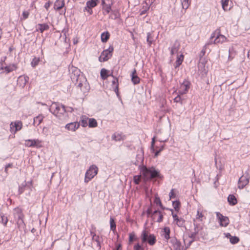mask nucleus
<instances>
[{"label":"nucleus","instance_id":"obj_1","mask_svg":"<svg viewBox=\"0 0 250 250\" xmlns=\"http://www.w3.org/2000/svg\"><path fill=\"white\" fill-rule=\"evenodd\" d=\"M138 167L143 176L146 180L153 178L162 179L163 178L160 170L156 169L154 167H147L144 165H140Z\"/></svg>","mask_w":250,"mask_h":250},{"label":"nucleus","instance_id":"obj_2","mask_svg":"<svg viewBox=\"0 0 250 250\" xmlns=\"http://www.w3.org/2000/svg\"><path fill=\"white\" fill-rule=\"evenodd\" d=\"M142 244L147 243L150 246H153L156 243V237L154 234L149 233L146 229L142 231L140 236Z\"/></svg>","mask_w":250,"mask_h":250},{"label":"nucleus","instance_id":"obj_3","mask_svg":"<svg viewBox=\"0 0 250 250\" xmlns=\"http://www.w3.org/2000/svg\"><path fill=\"white\" fill-rule=\"evenodd\" d=\"M146 213L147 217H151L154 220L155 219L154 215L156 214H159V217L156 220L158 223H161L163 221L164 215L166 214L165 212H163L160 209H157L154 210H152V204L151 202L149 206L146 210Z\"/></svg>","mask_w":250,"mask_h":250},{"label":"nucleus","instance_id":"obj_4","mask_svg":"<svg viewBox=\"0 0 250 250\" xmlns=\"http://www.w3.org/2000/svg\"><path fill=\"white\" fill-rule=\"evenodd\" d=\"M72 71V72L70 76L72 81L73 83L76 84L80 81V82L78 83V86L81 88L83 86V82L82 81V79H83L85 82L87 81L86 79L83 77L82 75H81V70L78 68L74 67Z\"/></svg>","mask_w":250,"mask_h":250},{"label":"nucleus","instance_id":"obj_5","mask_svg":"<svg viewBox=\"0 0 250 250\" xmlns=\"http://www.w3.org/2000/svg\"><path fill=\"white\" fill-rule=\"evenodd\" d=\"M98 170L95 165L90 166L85 173L84 183H87L91 180L98 174Z\"/></svg>","mask_w":250,"mask_h":250},{"label":"nucleus","instance_id":"obj_6","mask_svg":"<svg viewBox=\"0 0 250 250\" xmlns=\"http://www.w3.org/2000/svg\"><path fill=\"white\" fill-rule=\"evenodd\" d=\"M114 47L113 45H110L108 48L104 50L99 57L98 60L100 62H105L110 59L113 55Z\"/></svg>","mask_w":250,"mask_h":250},{"label":"nucleus","instance_id":"obj_7","mask_svg":"<svg viewBox=\"0 0 250 250\" xmlns=\"http://www.w3.org/2000/svg\"><path fill=\"white\" fill-rule=\"evenodd\" d=\"M114 3L113 0H102L103 13L104 15L109 14Z\"/></svg>","mask_w":250,"mask_h":250},{"label":"nucleus","instance_id":"obj_8","mask_svg":"<svg viewBox=\"0 0 250 250\" xmlns=\"http://www.w3.org/2000/svg\"><path fill=\"white\" fill-rule=\"evenodd\" d=\"M41 141L39 139H28L25 140V146L27 147L41 148L42 147Z\"/></svg>","mask_w":250,"mask_h":250},{"label":"nucleus","instance_id":"obj_9","mask_svg":"<svg viewBox=\"0 0 250 250\" xmlns=\"http://www.w3.org/2000/svg\"><path fill=\"white\" fill-rule=\"evenodd\" d=\"M191 85L190 82L188 80L185 79L183 83H181L180 88L181 89L178 92L180 95H184L188 92L190 86Z\"/></svg>","mask_w":250,"mask_h":250},{"label":"nucleus","instance_id":"obj_10","mask_svg":"<svg viewBox=\"0 0 250 250\" xmlns=\"http://www.w3.org/2000/svg\"><path fill=\"white\" fill-rule=\"evenodd\" d=\"M217 219L219 220V224L222 227H227L229 223V219L228 217L224 216L219 212H216Z\"/></svg>","mask_w":250,"mask_h":250},{"label":"nucleus","instance_id":"obj_11","mask_svg":"<svg viewBox=\"0 0 250 250\" xmlns=\"http://www.w3.org/2000/svg\"><path fill=\"white\" fill-rule=\"evenodd\" d=\"M61 104H62L58 102H53L49 109V111L57 117L60 116L58 114L61 110Z\"/></svg>","mask_w":250,"mask_h":250},{"label":"nucleus","instance_id":"obj_12","mask_svg":"<svg viewBox=\"0 0 250 250\" xmlns=\"http://www.w3.org/2000/svg\"><path fill=\"white\" fill-rule=\"evenodd\" d=\"M207 61L206 58H199L198 67L199 70L204 74H207L208 72V67L206 66Z\"/></svg>","mask_w":250,"mask_h":250},{"label":"nucleus","instance_id":"obj_13","mask_svg":"<svg viewBox=\"0 0 250 250\" xmlns=\"http://www.w3.org/2000/svg\"><path fill=\"white\" fill-rule=\"evenodd\" d=\"M10 131L14 133L20 130L22 127V123L21 121H17L15 122H11L10 125Z\"/></svg>","mask_w":250,"mask_h":250},{"label":"nucleus","instance_id":"obj_14","mask_svg":"<svg viewBox=\"0 0 250 250\" xmlns=\"http://www.w3.org/2000/svg\"><path fill=\"white\" fill-rule=\"evenodd\" d=\"M193 225L194 231L188 235V237L191 239H197L196 236L199 233L200 230L202 229V227L196 223L195 220L193 221Z\"/></svg>","mask_w":250,"mask_h":250},{"label":"nucleus","instance_id":"obj_15","mask_svg":"<svg viewBox=\"0 0 250 250\" xmlns=\"http://www.w3.org/2000/svg\"><path fill=\"white\" fill-rule=\"evenodd\" d=\"M249 179L248 176L242 175L239 179L238 183V188L240 189L243 188L249 183Z\"/></svg>","mask_w":250,"mask_h":250},{"label":"nucleus","instance_id":"obj_16","mask_svg":"<svg viewBox=\"0 0 250 250\" xmlns=\"http://www.w3.org/2000/svg\"><path fill=\"white\" fill-rule=\"evenodd\" d=\"M130 77L131 81L134 85L138 84L140 83L141 79L137 75V71L135 68L131 72Z\"/></svg>","mask_w":250,"mask_h":250},{"label":"nucleus","instance_id":"obj_17","mask_svg":"<svg viewBox=\"0 0 250 250\" xmlns=\"http://www.w3.org/2000/svg\"><path fill=\"white\" fill-rule=\"evenodd\" d=\"M169 243L171 244L174 250H178L181 246V242L176 237H172L170 238Z\"/></svg>","mask_w":250,"mask_h":250},{"label":"nucleus","instance_id":"obj_18","mask_svg":"<svg viewBox=\"0 0 250 250\" xmlns=\"http://www.w3.org/2000/svg\"><path fill=\"white\" fill-rule=\"evenodd\" d=\"M80 126V123L77 122H71L66 124L65 126V128L68 130H71L73 131H75L77 129H78Z\"/></svg>","mask_w":250,"mask_h":250},{"label":"nucleus","instance_id":"obj_19","mask_svg":"<svg viewBox=\"0 0 250 250\" xmlns=\"http://www.w3.org/2000/svg\"><path fill=\"white\" fill-rule=\"evenodd\" d=\"M144 157L143 153L138 154L136 155V160L134 162H132V163L138 166L144 164Z\"/></svg>","mask_w":250,"mask_h":250},{"label":"nucleus","instance_id":"obj_20","mask_svg":"<svg viewBox=\"0 0 250 250\" xmlns=\"http://www.w3.org/2000/svg\"><path fill=\"white\" fill-rule=\"evenodd\" d=\"M14 217L16 219H20L24 218V215L23 213L22 209L19 207H16L14 209Z\"/></svg>","mask_w":250,"mask_h":250},{"label":"nucleus","instance_id":"obj_21","mask_svg":"<svg viewBox=\"0 0 250 250\" xmlns=\"http://www.w3.org/2000/svg\"><path fill=\"white\" fill-rule=\"evenodd\" d=\"M110 12H111V14L109 16V19L115 20L120 18L121 14L119 9L112 10L111 9Z\"/></svg>","mask_w":250,"mask_h":250},{"label":"nucleus","instance_id":"obj_22","mask_svg":"<svg viewBox=\"0 0 250 250\" xmlns=\"http://www.w3.org/2000/svg\"><path fill=\"white\" fill-rule=\"evenodd\" d=\"M227 38L221 34V33H219L216 37V38L213 41V43L216 44V43H223L225 42L227 40Z\"/></svg>","mask_w":250,"mask_h":250},{"label":"nucleus","instance_id":"obj_23","mask_svg":"<svg viewBox=\"0 0 250 250\" xmlns=\"http://www.w3.org/2000/svg\"><path fill=\"white\" fill-rule=\"evenodd\" d=\"M180 47V44L178 42L177 40H176L173 45L171 47V48H169V49H170V54L171 55H173L175 53L177 52L179 50Z\"/></svg>","mask_w":250,"mask_h":250},{"label":"nucleus","instance_id":"obj_24","mask_svg":"<svg viewBox=\"0 0 250 250\" xmlns=\"http://www.w3.org/2000/svg\"><path fill=\"white\" fill-rule=\"evenodd\" d=\"M64 0H56L54 3V8L56 10H60L64 6Z\"/></svg>","mask_w":250,"mask_h":250},{"label":"nucleus","instance_id":"obj_25","mask_svg":"<svg viewBox=\"0 0 250 250\" xmlns=\"http://www.w3.org/2000/svg\"><path fill=\"white\" fill-rule=\"evenodd\" d=\"M110 34L107 31L102 33L101 35V40L103 43L106 42L109 39Z\"/></svg>","mask_w":250,"mask_h":250},{"label":"nucleus","instance_id":"obj_26","mask_svg":"<svg viewBox=\"0 0 250 250\" xmlns=\"http://www.w3.org/2000/svg\"><path fill=\"white\" fill-rule=\"evenodd\" d=\"M165 145L163 144L160 146H156L155 147V151H151L152 153H154V158L157 157L161 151H162L165 148Z\"/></svg>","mask_w":250,"mask_h":250},{"label":"nucleus","instance_id":"obj_27","mask_svg":"<svg viewBox=\"0 0 250 250\" xmlns=\"http://www.w3.org/2000/svg\"><path fill=\"white\" fill-rule=\"evenodd\" d=\"M228 202L229 205L233 206L237 204V200L233 194H229L228 197Z\"/></svg>","mask_w":250,"mask_h":250},{"label":"nucleus","instance_id":"obj_28","mask_svg":"<svg viewBox=\"0 0 250 250\" xmlns=\"http://www.w3.org/2000/svg\"><path fill=\"white\" fill-rule=\"evenodd\" d=\"M37 26L38 28L36 29L37 31H40L42 33L44 31L48 30L49 28V26L47 23H39Z\"/></svg>","mask_w":250,"mask_h":250},{"label":"nucleus","instance_id":"obj_29","mask_svg":"<svg viewBox=\"0 0 250 250\" xmlns=\"http://www.w3.org/2000/svg\"><path fill=\"white\" fill-rule=\"evenodd\" d=\"M154 37L152 34V32L147 33L146 42L148 46H151V44L154 42Z\"/></svg>","mask_w":250,"mask_h":250},{"label":"nucleus","instance_id":"obj_30","mask_svg":"<svg viewBox=\"0 0 250 250\" xmlns=\"http://www.w3.org/2000/svg\"><path fill=\"white\" fill-rule=\"evenodd\" d=\"M99 2V0H90L86 2V7L92 8L96 6Z\"/></svg>","mask_w":250,"mask_h":250},{"label":"nucleus","instance_id":"obj_31","mask_svg":"<svg viewBox=\"0 0 250 250\" xmlns=\"http://www.w3.org/2000/svg\"><path fill=\"white\" fill-rule=\"evenodd\" d=\"M44 117L42 115H39L34 118L33 125L34 126L39 125L43 121Z\"/></svg>","mask_w":250,"mask_h":250},{"label":"nucleus","instance_id":"obj_32","mask_svg":"<svg viewBox=\"0 0 250 250\" xmlns=\"http://www.w3.org/2000/svg\"><path fill=\"white\" fill-rule=\"evenodd\" d=\"M27 187H29V185L26 183V182L24 181L21 185L19 186L18 189V194L19 195H21L23 193L26 188H27Z\"/></svg>","mask_w":250,"mask_h":250},{"label":"nucleus","instance_id":"obj_33","mask_svg":"<svg viewBox=\"0 0 250 250\" xmlns=\"http://www.w3.org/2000/svg\"><path fill=\"white\" fill-rule=\"evenodd\" d=\"M109 71L105 68H102L100 72V76L102 80H105L108 77Z\"/></svg>","mask_w":250,"mask_h":250},{"label":"nucleus","instance_id":"obj_34","mask_svg":"<svg viewBox=\"0 0 250 250\" xmlns=\"http://www.w3.org/2000/svg\"><path fill=\"white\" fill-rule=\"evenodd\" d=\"M17 66L15 64H12L4 67V70L6 73H9L16 70Z\"/></svg>","mask_w":250,"mask_h":250},{"label":"nucleus","instance_id":"obj_35","mask_svg":"<svg viewBox=\"0 0 250 250\" xmlns=\"http://www.w3.org/2000/svg\"><path fill=\"white\" fill-rule=\"evenodd\" d=\"M112 139L115 141H123L125 139V136H122L121 134L114 133L112 135Z\"/></svg>","mask_w":250,"mask_h":250},{"label":"nucleus","instance_id":"obj_36","mask_svg":"<svg viewBox=\"0 0 250 250\" xmlns=\"http://www.w3.org/2000/svg\"><path fill=\"white\" fill-rule=\"evenodd\" d=\"M163 232H164V238L166 240H168L170 239V230L169 227H165L163 229Z\"/></svg>","mask_w":250,"mask_h":250},{"label":"nucleus","instance_id":"obj_37","mask_svg":"<svg viewBox=\"0 0 250 250\" xmlns=\"http://www.w3.org/2000/svg\"><path fill=\"white\" fill-rule=\"evenodd\" d=\"M172 206L176 212H179L180 211L181 202L179 200H176L172 201Z\"/></svg>","mask_w":250,"mask_h":250},{"label":"nucleus","instance_id":"obj_38","mask_svg":"<svg viewBox=\"0 0 250 250\" xmlns=\"http://www.w3.org/2000/svg\"><path fill=\"white\" fill-rule=\"evenodd\" d=\"M98 123L96 119L94 118H88V125L89 127L94 128L97 126Z\"/></svg>","mask_w":250,"mask_h":250},{"label":"nucleus","instance_id":"obj_39","mask_svg":"<svg viewBox=\"0 0 250 250\" xmlns=\"http://www.w3.org/2000/svg\"><path fill=\"white\" fill-rule=\"evenodd\" d=\"M61 106L62 108V112H61L62 115H64V113L67 112H72L74 110L73 108L70 106H66L63 104H61Z\"/></svg>","mask_w":250,"mask_h":250},{"label":"nucleus","instance_id":"obj_40","mask_svg":"<svg viewBox=\"0 0 250 250\" xmlns=\"http://www.w3.org/2000/svg\"><path fill=\"white\" fill-rule=\"evenodd\" d=\"M154 203L155 204L156 207L159 206L161 209L164 206L162 204L160 198L158 197L157 195L155 196Z\"/></svg>","mask_w":250,"mask_h":250},{"label":"nucleus","instance_id":"obj_41","mask_svg":"<svg viewBox=\"0 0 250 250\" xmlns=\"http://www.w3.org/2000/svg\"><path fill=\"white\" fill-rule=\"evenodd\" d=\"M17 225L18 228L20 229H23L25 230L26 225L24 222L23 218L17 220Z\"/></svg>","mask_w":250,"mask_h":250},{"label":"nucleus","instance_id":"obj_42","mask_svg":"<svg viewBox=\"0 0 250 250\" xmlns=\"http://www.w3.org/2000/svg\"><path fill=\"white\" fill-rule=\"evenodd\" d=\"M41 60L39 57H34L31 62V65L32 67L35 68L39 63Z\"/></svg>","mask_w":250,"mask_h":250},{"label":"nucleus","instance_id":"obj_43","mask_svg":"<svg viewBox=\"0 0 250 250\" xmlns=\"http://www.w3.org/2000/svg\"><path fill=\"white\" fill-rule=\"evenodd\" d=\"M110 230L113 231V232L115 231L116 230V222L113 217H110Z\"/></svg>","mask_w":250,"mask_h":250},{"label":"nucleus","instance_id":"obj_44","mask_svg":"<svg viewBox=\"0 0 250 250\" xmlns=\"http://www.w3.org/2000/svg\"><path fill=\"white\" fill-rule=\"evenodd\" d=\"M137 240L138 238L134 232L129 234L128 241L129 244H131L134 241H136Z\"/></svg>","mask_w":250,"mask_h":250},{"label":"nucleus","instance_id":"obj_45","mask_svg":"<svg viewBox=\"0 0 250 250\" xmlns=\"http://www.w3.org/2000/svg\"><path fill=\"white\" fill-rule=\"evenodd\" d=\"M222 8L224 11H228L230 9L228 8L229 0H221Z\"/></svg>","mask_w":250,"mask_h":250},{"label":"nucleus","instance_id":"obj_46","mask_svg":"<svg viewBox=\"0 0 250 250\" xmlns=\"http://www.w3.org/2000/svg\"><path fill=\"white\" fill-rule=\"evenodd\" d=\"M88 120V118H86L85 116H82L80 122L81 123V125L83 127H86L88 125V123L87 120Z\"/></svg>","mask_w":250,"mask_h":250},{"label":"nucleus","instance_id":"obj_47","mask_svg":"<svg viewBox=\"0 0 250 250\" xmlns=\"http://www.w3.org/2000/svg\"><path fill=\"white\" fill-rule=\"evenodd\" d=\"M0 218L1 219L0 222H1L4 225V226H6L8 222L7 217L5 216L3 213H0Z\"/></svg>","mask_w":250,"mask_h":250},{"label":"nucleus","instance_id":"obj_48","mask_svg":"<svg viewBox=\"0 0 250 250\" xmlns=\"http://www.w3.org/2000/svg\"><path fill=\"white\" fill-rule=\"evenodd\" d=\"M220 33V29H216L213 33H212L211 35L210 40V43H208V44H211L212 42L213 43V41H212V40L214 38H216V36Z\"/></svg>","mask_w":250,"mask_h":250},{"label":"nucleus","instance_id":"obj_49","mask_svg":"<svg viewBox=\"0 0 250 250\" xmlns=\"http://www.w3.org/2000/svg\"><path fill=\"white\" fill-rule=\"evenodd\" d=\"M181 1L183 8L188 9L190 4L189 0H181Z\"/></svg>","mask_w":250,"mask_h":250},{"label":"nucleus","instance_id":"obj_50","mask_svg":"<svg viewBox=\"0 0 250 250\" xmlns=\"http://www.w3.org/2000/svg\"><path fill=\"white\" fill-rule=\"evenodd\" d=\"M144 244L142 243L141 244L139 243H137L135 244L133 246L134 250H145V248L143 246Z\"/></svg>","mask_w":250,"mask_h":250},{"label":"nucleus","instance_id":"obj_51","mask_svg":"<svg viewBox=\"0 0 250 250\" xmlns=\"http://www.w3.org/2000/svg\"><path fill=\"white\" fill-rule=\"evenodd\" d=\"M239 238L236 236H232L229 239L230 243L232 244H236L238 243L239 242Z\"/></svg>","mask_w":250,"mask_h":250},{"label":"nucleus","instance_id":"obj_52","mask_svg":"<svg viewBox=\"0 0 250 250\" xmlns=\"http://www.w3.org/2000/svg\"><path fill=\"white\" fill-rule=\"evenodd\" d=\"M185 220L181 217H180L179 219L176 222V225L179 227H183L185 226Z\"/></svg>","mask_w":250,"mask_h":250},{"label":"nucleus","instance_id":"obj_53","mask_svg":"<svg viewBox=\"0 0 250 250\" xmlns=\"http://www.w3.org/2000/svg\"><path fill=\"white\" fill-rule=\"evenodd\" d=\"M183 62L182 59H180V58H177L176 62L174 64V68L175 69L177 68L180 66V65L182 64Z\"/></svg>","mask_w":250,"mask_h":250},{"label":"nucleus","instance_id":"obj_54","mask_svg":"<svg viewBox=\"0 0 250 250\" xmlns=\"http://www.w3.org/2000/svg\"><path fill=\"white\" fill-rule=\"evenodd\" d=\"M29 15V12L28 11H24L22 14V17L21 18V20H25L27 19Z\"/></svg>","mask_w":250,"mask_h":250},{"label":"nucleus","instance_id":"obj_55","mask_svg":"<svg viewBox=\"0 0 250 250\" xmlns=\"http://www.w3.org/2000/svg\"><path fill=\"white\" fill-rule=\"evenodd\" d=\"M29 77L28 76H25L22 78L21 76H20L19 77V81H23V86H25L26 83L28 82Z\"/></svg>","mask_w":250,"mask_h":250},{"label":"nucleus","instance_id":"obj_56","mask_svg":"<svg viewBox=\"0 0 250 250\" xmlns=\"http://www.w3.org/2000/svg\"><path fill=\"white\" fill-rule=\"evenodd\" d=\"M156 137L155 136H154L152 139V141H151V147H150V149H151V151H155V142L156 141Z\"/></svg>","mask_w":250,"mask_h":250},{"label":"nucleus","instance_id":"obj_57","mask_svg":"<svg viewBox=\"0 0 250 250\" xmlns=\"http://www.w3.org/2000/svg\"><path fill=\"white\" fill-rule=\"evenodd\" d=\"M197 240V239H191V240H190L187 244L186 243V239L185 238L184 236L183 237V241H184V244L185 245V246L187 247V248H188L192 244V243Z\"/></svg>","mask_w":250,"mask_h":250},{"label":"nucleus","instance_id":"obj_58","mask_svg":"<svg viewBox=\"0 0 250 250\" xmlns=\"http://www.w3.org/2000/svg\"><path fill=\"white\" fill-rule=\"evenodd\" d=\"M93 241H95L97 242V246L99 248V250L101 249V242L100 240V237L99 236H96L95 238H94V240H92Z\"/></svg>","mask_w":250,"mask_h":250},{"label":"nucleus","instance_id":"obj_59","mask_svg":"<svg viewBox=\"0 0 250 250\" xmlns=\"http://www.w3.org/2000/svg\"><path fill=\"white\" fill-rule=\"evenodd\" d=\"M140 175H137L133 176V182L135 185H139L140 183Z\"/></svg>","mask_w":250,"mask_h":250},{"label":"nucleus","instance_id":"obj_60","mask_svg":"<svg viewBox=\"0 0 250 250\" xmlns=\"http://www.w3.org/2000/svg\"><path fill=\"white\" fill-rule=\"evenodd\" d=\"M207 44H206L202 50L201 51L200 54H199V58H205L204 57V56L205 55L206 53V46Z\"/></svg>","mask_w":250,"mask_h":250},{"label":"nucleus","instance_id":"obj_61","mask_svg":"<svg viewBox=\"0 0 250 250\" xmlns=\"http://www.w3.org/2000/svg\"><path fill=\"white\" fill-rule=\"evenodd\" d=\"M182 95H180L179 93H178V95L174 99V102L175 103H180L181 104L182 102V98L181 97Z\"/></svg>","mask_w":250,"mask_h":250},{"label":"nucleus","instance_id":"obj_62","mask_svg":"<svg viewBox=\"0 0 250 250\" xmlns=\"http://www.w3.org/2000/svg\"><path fill=\"white\" fill-rule=\"evenodd\" d=\"M176 193L174 192V189L172 188L170 190V192L169 193V197L170 199H174L176 198Z\"/></svg>","mask_w":250,"mask_h":250},{"label":"nucleus","instance_id":"obj_63","mask_svg":"<svg viewBox=\"0 0 250 250\" xmlns=\"http://www.w3.org/2000/svg\"><path fill=\"white\" fill-rule=\"evenodd\" d=\"M113 90L116 93L117 96L119 98H120V93L119 90V86L118 84H117V85H115L114 87H113Z\"/></svg>","mask_w":250,"mask_h":250},{"label":"nucleus","instance_id":"obj_64","mask_svg":"<svg viewBox=\"0 0 250 250\" xmlns=\"http://www.w3.org/2000/svg\"><path fill=\"white\" fill-rule=\"evenodd\" d=\"M52 4V2L49 0L48 2H46L44 5V8L46 9L47 11L48 10V8L50 6V5Z\"/></svg>","mask_w":250,"mask_h":250}]
</instances>
